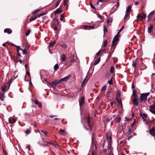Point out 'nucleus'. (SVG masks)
<instances>
[{
    "label": "nucleus",
    "instance_id": "f257e3e1",
    "mask_svg": "<svg viewBox=\"0 0 155 155\" xmlns=\"http://www.w3.org/2000/svg\"><path fill=\"white\" fill-rule=\"evenodd\" d=\"M150 94L149 93H145L141 94L140 97V99H141V101L146 102L147 99V97Z\"/></svg>",
    "mask_w": 155,
    "mask_h": 155
},
{
    "label": "nucleus",
    "instance_id": "f03ea898",
    "mask_svg": "<svg viewBox=\"0 0 155 155\" xmlns=\"http://www.w3.org/2000/svg\"><path fill=\"white\" fill-rule=\"evenodd\" d=\"M119 38L115 36L114 37L112 43L111 47L110 49L111 51L112 49V48L114 47H114H116L115 46L117 44V42L119 41Z\"/></svg>",
    "mask_w": 155,
    "mask_h": 155
},
{
    "label": "nucleus",
    "instance_id": "7ed1b4c3",
    "mask_svg": "<svg viewBox=\"0 0 155 155\" xmlns=\"http://www.w3.org/2000/svg\"><path fill=\"white\" fill-rule=\"evenodd\" d=\"M146 17V15L144 13H143L142 14L139 13L137 15V20L138 21H142L143 19H145Z\"/></svg>",
    "mask_w": 155,
    "mask_h": 155
},
{
    "label": "nucleus",
    "instance_id": "20e7f679",
    "mask_svg": "<svg viewBox=\"0 0 155 155\" xmlns=\"http://www.w3.org/2000/svg\"><path fill=\"white\" fill-rule=\"evenodd\" d=\"M140 98H138V97H134L133 98L132 100V103L134 106H137L139 105V100Z\"/></svg>",
    "mask_w": 155,
    "mask_h": 155
},
{
    "label": "nucleus",
    "instance_id": "39448f33",
    "mask_svg": "<svg viewBox=\"0 0 155 155\" xmlns=\"http://www.w3.org/2000/svg\"><path fill=\"white\" fill-rule=\"evenodd\" d=\"M84 120L86 123H87L88 126L89 127L90 130H91L92 129L91 127L92 125L90 123V118L89 117H85L84 118Z\"/></svg>",
    "mask_w": 155,
    "mask_h": 155
},
{
    "label": "nucleus",
    "instance_id": "423d86ee",
    "mask_svg": "<svg viewBox=\"0 0 155 155\" xmlns=\"http://www.w3.org/2000/svg\"><path fill=\"white\" fill-rule=\"evenodd\" d=\"M89 80V78H88V76L87 75L82 83L81 87H83L85 86L87 83L88 82Z\"/></svg>",
    "mask_w": 155,
    "mask_h": 155
},
{
    "label": "nucleus",
    "instance_id": "0eeeda50",
    "mask_svg": "<svg viewBox=\"0 0 155 155\" xmlns=\"http://www.w3.org/2000/svg\"><path fill=\"white\" fill-rule=\"evenodd\" d=\"M149 133L152 136H155V126H154L151 129L149 127Z\"/></svg>",
    "mask_w": 155,
    "mask_h": 155
},
{
    "label": "nucleus",
    "instance_id": "6e6552de",
    "mask_svg": "<svg viewBox=\"0 0 155 155\" xmlns=\"http://www.w3.org/2000/svg\"><path fill=\"white\" fill-rule=\"evenodd\" d=\"M149 110L153 114H155V103L150 106Z\"/></svg>",
    "mask_w": 155,
    "mask_h": 155
},
{
    "label": "nucleus",
    "instance_id": "1a4fd4ad",
    "mask_svg": "<svg viewBox=\"0 0 155 155\" xmlns=\"http://www.w3.org/2000/svg\"><path fill=\"white\" fill-rule=\"evenodd\" d=\"M155 12L154 11H152L147 16L148 19L147 21L150 20L153 17V15L154 14Z\"/></svg>",
    "mask_w": 155,
    "mask_h": 155
},
{
    "label": "nucleus",
    "instance_id": "9d476101",
    "mask_svg": "<svg viewBox=\"0 0 155 155\" xmlns=\"http://www.w3.org/2000/svg\"><path fill=\"white\" fill-rule=\"evenodd\" d=\"M85 98L84 97H82L80 99V100L79 101V105L81 106L83 105L84 102Z\"/></svg>",
    "mask_w": 155,
    "mask_h": 155
},
{
    "label": "nucleus",
    "instance_id": "9b49d317",
    "mask_svg": "<svg viewBox=\"0 0 155 155\" xmlns=\"http://www.w3.org/2000/svg\"><path fill=\"white\" fill-rule=\"evenodd\" d=\"M53 21L54 22L53 24V25H59L60 22L58 19L56 18H54Z\"/></svg>",
    "mask_w": 155,
    "mask_h": 155
},
{
    "label": "nucleus",
    "instance_id": "f8f14e48",
    "mask_svg": "<svg viewBox=\"0 0 155 155\" xmlns=\"http://www.w3.org/2000/svg\"><path fill=\"white\" fill-rule=\"evenodd\" d=\"M71 75H68V76L65 77L64 78H62L61 80V82H62L63 81H68L69 78L71 77Z\"/></svg>",
    "mask_w": 155,
    "mask_h": 155
},
{
    "label": "nucleus",
    "instance_id": "ddd939ff",
    "mask_svg": "<svg viewBox=\"0 0 155 155\" xmlns=\"http://www.w3.org/2000/svg\"><path fill=\"white\" fill-rule=\"evenodd\" d=\"M9 85H8V87L7 88V86L5 84L3 85H2L1 88V89H2V91H3V92L5 93V92L7 91L8 89H9Z\"/></svg>",
    "mask_w": 155,
    "mask_h": 155
},
{
    "label": "nucleus",
    "instance_id": "4468645a",
    "mask_svg": "<svg viewBox=\"0 0 155 155\" xmlns=\"http://www.w3.org/2000/svg\"><path fill=\"white\" fill-rule=\"evenodd\" d=\"M4 93L2 92L0 93V99L1 101H4L5 99Z\"/></svg>",
    "mask_w": 155,
    "mask_h": 155
},
{
    "label": "nucleus",
    "instance_id": "2eb2a0df",
    "mask_svg": "<svg viewBox=\"0 0 155 155\" xmlns=\"http://www.w3.org/2000/svg\"><path fill=\"white\" fill-rule=\"evenodd\" d=\"M8 121L10 124H12L15 123L16 120L10 117L8 119Z\"/></svg>",
    "mask_w": 155,
    "mask_h": 155
},
{
    "label": "nucleus",
    "instance_id": "dca6fc26",
    "mask_svg": "<svg viewBox=\"0 0 155 155\" xmlns=\"http://www.w3.org/2000/svg\"><path fill=\"white\" fill-rule=\"evenodd\" d=\"M130 13L126 12V15L124 17V19L125 21H127V20L130 17Z\"/></svg>",
    "mask_w": 155,
    "mask_h": 155
},
{
    "label": "nucleus",
    "instance_id": "f3484780",
    "mask_svg": "<svg viewBox=\"0 0 155 155\" xmlns=\"http://www.w3.org/2000/svg\"><path fill=\"white\" fill-rule=\"evenodd\" d=\"M4 32L5 33H7L9 34H11L12 32V30L10 28H5L4 30Z\"/></svg>",
    "mask_w": 155,
    "mask_h": 155
},
{
    "label": "nucleus",
    "instance_id": "a211bd4d",
    "mask_svg": "<svg viewBox=\"0 0 155 155\" xmlns=\"http://www.w3.org/2000/svg\"><path fill=\"white\" fill-rule=\"evenodd\" d=\"M61 82V80H56L52 81L51 82V84L55 85L59 84Z\"/></svg>",
    "mask_w": 155,
    "mask_h": 155
},
{
    "label": "nucleus",
    "instance_id": "6ab92c4d",
    "mask_svg": "<svg viewBox=\"0 0 155 155\" xmlns=\"http://www.w3.org/2000/svg\"><path fill=\"white\" fill-rule=\"evenodd\" d=\"M62 12V10L58 8H57L56 10L54 11V14H58L61 13Z\"/></svg>",
    "mask_w": 155,
    "mask_h": 155
},
{
    "label": "nucleus",
    "instance_id": "aec40b11",
    "mask_svg": "<svg viewBox=\"0 0 155 155\" xmlns=\"http://www.w3.org/2000/svg\"><path fill=\"white\" fill-rule=\"evenodd\" d=\"M153 25H150L149 27L148 28V33H150L151 32V31L153 29Z\"/></svg>",
    "mask_w": 155,
    "mask_h": 155
},
{
    "label": "nucleus",
    "instance_id": "412c9836",
    "mask_svg": "<svg viewBox=\"0 0 155 155\" xmlns=\"http://www.w3.org/2000/svg\"><path fill=\"white\" fill-rule=\"evenodd\" d=\"M66 58V55L64 54H62L61 57V61H65Z\"/></svg>",
    "mask_w": 155,
    "mask_h": 155
},
{
    "label": "nucleus",
    "instance_id": "4be33fe9",
    "mask_svg": "<svg viewBox=\"0 0 155 155\" xmlns=\"http://www.w3.org/2000/svg\"><path fill=\"white\" fill-rule=\"evenodd\" d=\"M35 103L36 104L38 105L40 108H41L42 107V104L41 102H39L37 100H35Z\"/></svg>",
    "mask_w": 155,
    "mask_h": 155
},
{
    "label": "nucleus",
    "instance_id": "5701e85b",
    "mask_svg": "<svg viewBox=\"0 0 155 155\" xmlns=\"http://www.w3.org/2000/svg\"><path fill=\"white\" fill-rule=\"evenodd\" d=\"M56 42V41L54 40L52 41L51 42L49 45V46L50 48L51 47H53L54 45V44H55Z\"/></svg>",
    "mask_w": 155,
    "mask_h": 155
},
{
    "label": "nucleus",
    "instance_id": "b1692460",
    "mask_svg": "<svg viewBox=\"0 0 155 155\" xmlns=\"http://www.w3.org/2000/svg\"><path fill=\"white\" fill-rule=\"evenodd\" d=\"M59 133L60 134L64 135L66 134V132L64 130L61 129L59 131Z\"/></svg>",
    "mask_w": 155,
    "mask_h": 155
},
{
    "label": "nucleus",
    "instance_id": "393cba45",
    "mask_svg": "<svg viewBox=\"0 0 155 155\" xmlns=\"http://www.w3.org/2000/svg\"><path fill=\"white\" fill-rule=\"evenodd\" d=\"M100 60H101L100 58H98L94 62V65H96L97 64L100 62Z\"/></svg>",
    "mask_w": 155,
    "mask_h": 155
},
{
    "label": "nucleus",
    "instance_id": "a878e982",
    "mask_svg": "<svg viewBox=\"0 0 155 155\" xmlns=\"http://www.w3.org/2000/svg\"><path fill=\"white\" fill-rule=\"evenodd\" d=\"M140 116L142 117V118L143 119L144 117L146 118L147 117V114H144L143 113L142 114L141 112H140Z\"/></svg>",
    "mask_w": 155,
    "mask_h": 155
},
{
    "label": "nucleus",
    "instance_id": "bb28decb",
    "mask_svg": "<svg viewBox=\"0 0 155 155\" xmlns=\"http://www.w3.org/2000/svg\"><path fill=\"white\" fill-rule=\"evenodd\" d=\"M69 1H64V6H66L65 8V9H68V5L67 4Z\"/></svg>",
    "mask_w": 155,
    "mask_h": 155
},
{
    "label": "nucleus",
    "instance_id": "cd10ccee",
    "mask_svg": "<svg viewBox=\"0 0 155 155\" xmlns=\"http://www.w3.org/2000/svg\"><path fill=\"white\" fill-rule=\"evenodd\" d=\"M132 66L135 68V69H136V68L137 67V61H136L134 60L133 61L132 64Z\"/></svg>",
    "mask_w": 155,
    "mask_h": 155
},
{
    "label": "nucleus",
    "instance_id": "c85d7f7f",
    "mask_svg": "<svg viewBox=\"0 0 155 155\" xmlns=\"http://www.w3.org/2000/svg\"><path fill=\"white\" fill-rule=\"evenodd\" d=\"M132 96L134 97H138L137 95H136V90L134 89H133V94H132Z\"/></svg>",
    "mask_w": 155,
    "mask_h": 155
},
{
    "label": "nucleus",
    "instance_id": "c756f323",
    "mask_svg": "<svg viewBox=\"0 0 155 155\" xmlns=\"http://www.w3.org/2000/svg\"><path fill=\"white\" fill-rule=\"evenodd\" d=\"M116 99L117 100V101L118 102V103L119 104L120 106H121V107H122L123 105H122V101H121V99H118V98H116Z\"/></svg>",
    "mask_w": 155,
    "mask_h": 155
},
{
    "label": "nucleus",
    "instance_id": "7c9ffc66",
    "mask_svg": "<svg viewBox=\"0 0 155 155\" xmlns=\"http://www.w3.org/2000/svg\"><path fill=\"white\" fill-rule=\"evenodd\" d=\"M94 26L85 25L84 26V28L86 29L89 28V29H91L94 28Z\"/></svg>",
    "mask_w": 155,
    "mask_h": 155
},
{
    "label": "nucleus",
    "instance_id": "2f4dec72",
    "mask_svg": "<svg viewBox=\"0 0 155 155\" xmlns=\"http://www.w3.org/2000/svg\"><path fill=\"white\" fill-rule=\"evenodd\" d=\"M60 46L61 48H64V49H65L67 48V45L65 43H63V44L61 45Z\"/></svg>",
    "mask_w": 155,
    "mask_h": 155
},
{
    "label": "nucleus",
    "instance_id": "473e14b6",
    "mask_svg": "<svg viewBox=\"0 0 155 155\" xmlns=\"http://www.w3.org/2000/svg\"><path fill=\"white\" fill-rule=\"evenodd\" d=\"M115 48V47H114V48L113 49V50L110 53L107 57V59H109L110 57H111L112 54L113 52H114V49Z\"/></svg>",
    "mask_w": 155,
    "mask_h": 155
},
{
    "label": "nucleus",
    "instance_id": "72a5a7b5",
    "mask_svg": "<svg viewBox=\"0 0 155 155\" xmlns=\"http://www.w3.org/2000/svg\"><path fill=\"white\" fill-rule=\"evenodd\" d=\"M131 8V5H129L128 7L126 9V12L130 13V12Z\"/></svg>",
    "mask_w": 155,
    "mask_h": 155
},
{
    "label": "nucleus",
    "instance_id": "f704fd0d",
    "mask_svg": "<svg viewBox=\"0 0 155 155\" xmlns=\"http://www.w3.org/2000/svg\"><path fill=\"white\" fill-rule=\"evenodd\" d=\"M41 9V8H38L37 9L35 10L32 13V15L35 14L37 12L40 11Z\"/></svg>",
    "mask_w": 155,
    "mask_h": 155
},
{
    "label": "nucleus",
    "instance_id": "c9c22d12",
    "mask_svg": "<svg viewBox=\"0 0 155 155\" xmlns=\"http://www.w3.org/2000/svg\"><path fill=\"white\" fill-rule=\"evenodd\" d=\"M112 18H108L107 20V22L108 24H109L110 23H111L112 21Z\"/></svg>",
    "mask_w": 155,
    "mask_h": 155
},
{
    "label": "nucleus",
    "instance_id": "e433bc0d",
    "mask_svg": "<svg viewBox=\"0 0 155 155\" xmlns=\"http://www.w3.org/2000/svg\"><path fill=\"white\" fill-rule=\"evenodd\" d=\"M59 68V66L58 64H57L55 65L54 67V69L55 71H56Z\"/></svg>",
    "mask_w": 155,
    "mask_h": 155
},
{
    "label": "nucleus",
    "instance_id": "4c0bfd02",
    "mask_svg": "<svg viewBox=\"0 0 155 155\" xmlns=\"http://www.w3.org/2000/svg\"><path fill=\"white\" fill-rule=\"evenodd\" d=\"M121 95L120 92V91H118L117 93L116 98H118L120 97Z\"/></svg>",
    "mask_w": 155,
    "mask_h": 155
},
{
    "label": "nucleus",
    "instance_id": "58836bf2",
    "mask_svg": "<svg viewBox=\"0 0 155 155\" xmlns=\"http://www.w3.org/2000/svg\"><path fill=\"white\" fill-rule=\"evenodd\" d=\"M37 18V16L35 15L34 17H31L30 19V21H32L35 20Z\"/></svg>",
    "mask_w": 155,
    "mask_h": 155
},
{
    "label": "nucleus",
    "instance_id": "ea45409f",
    "mask_svg": "<svg viewBox=\"0 0 155 155\" xmlns=\"http://www.w3.org/2000/svg\"><path fill=\"white\" fill-rule=\"evenodd\" d=\"M114 67L113 66H111L110 68V72L111 73H113L114 72Z\"/></svg>",
    "mask_w": 155,
    "mask_h": 155
},
{
    "label": "nucleus",
    "instance_id": "a19ab883",
    "mask_svg": "<svg viewBox=\"0 0 155 155\" xmlns=\"http://www.w3.org/2000/svg\"><path fill=\"white\" fill-rule=\"evenodd\" d=\"M20 50L22 51V53L23 54H25L27 53V51L26 48H25L24 49H20Z\"/></svg>",
    "mask_w": 155,
    "mask_h": 155
},
{
    "label": "nucleus",
    "instance_id": "79ce46f5",
    "mask_svg": "<svg viewBox=\"0 0 155 155\" xmlns=\"http://www.w3.org/2000/svg\"><path fill=\"white\" fill-rule=\"evenodd\" d=\"M108 31V30H107V28H106L105 26V25H104V35H105V33L106 32H107Z\"/></svg>",
    "mask_w": 155,
    "mask_h": 155
},
{
    "label": "nucleus",
    "instance_id": "37998d69",
    "mask_svg": "<svg viewBox=\"0 0 155 155\" xmlns=\"http://www.w3.org/2000/svg\"><path fill=\"white\" fill-rule=\"evenodd\" d=\"M15 78L13 79V78H11L10 80V81H9L7 83V84H8V85H9V87L10 86V84H11V83H12V81L15 79Z\"/></svg>",
    "mask_w": 155,
    "mask_h": 155
},
{
    "label": "nucleus",
    "instance_id": "c03bdc74",
    "mask_svg": "<svg viewBox=\"0 0 155 155\" xmlns=\"http://www.w3.org/2000/svg\"><path fill=\"white\" fill-rule=\"evenodd\" d=\"M101 54V51H99L97 53V54H96V56H95V58H97Z\"/></svg>",
    "mask_w": 155,
    "mask_h": 155
},
{
    "label": "nucleus",
    "instance_id": "a18cd8bd",
    "mask_svg": "<svg viewBox=\"0 0 155 155\" xmlns=\"http://www.w3.org/2000/svg\"><path fill=\"white\" fill-rule=\"evenodd\" d=\"M107 86L106 85H104L102 87V88L101 90V91H105L106 90Z\"/></svg>",
    "mask_w": 155,
    "mask_h": 155
},
{
    "label": "nucleus",
    "instance_id": "49530a36",
    "mask_svg": "<svg viewBox=\"0 0 155 155\" xmlns=\"http://www.w3.org/2000/svg\"><path fill=\"white\" fill-rule=\"evenodd\" d=\"M104 45H103L104 47H105L107 46V40H105L104 41Z\"/></svg>",
    "mask_w": 155,
    "mask_h": 155
},
{
    "label": "nucleus",
    "instance_id": "de8ad7c7",
    "mask_svg": "<svg viewBox=\"0 0 155 155\" xmlns=\"http://www.w3.org/2000/svg\"><path fill=\"white\" fill-rule=\"evenodd\" d=\"M113 78V77H111V78L110 80L108 82V83L109 84H113L112 81V78Z\"/></svg>",
    "mask_w": 155,
    "mask_h": 155
},
{
    "label": "nucleus",
    "instance_id": "09e8293b",
    "mask_svg": "<svg viewBox=\"0 0 155 155\" xmlns=\"http://www.w3.org/2000/svg\"><path fill=\"white\" fill-rule=\"evenodd\" d=\"M120 117H116L115 118V121L117 123H119L120 121Z\"/></svg>",
    "mask_w": 155,
    "mask_h": 155
},
{
    "label": "nucleus",
    "instance_id": "8fccbe9b",
    "mask_svg": "<svg viewBox=\"0 0 155 155\" xmlns=\"http://www.w3.org/2000/svg\"><path fill=\"white\" fill-rule=\"evenodd\" d=\"M106 96L107 99H108L110 97V91H108L107 92Z\"/></svg>",
    "mask_w": 155,
    "mask_h": 155
},
{
    "label": "nucleus",
    "instance_id": "3c124183",
    "mask_svg": "<svg viewBox=\"0 0 155 155\" xmlns=\"http://www.w3.org/2000/svg\"><path fill=\"white\" fill-rule=\"evenodd\" d=\"M25 133L27 134H29L30 133V130L29 129H27L25 131Z\"/></svg>",
    "mask_w": 155,
    "mask_h": 155
},
{
    "label": "nucleus",
    "instance_id": "603ef678",
    "mask_svg": "<svg viewBox=\"0 0 155 155\" xmlns=\"http://www.w3.org/2000/svg\"><path fill=\"white\" fill-rule=\"evenodd\" d=\"M117 5L115 6L116 5H114V6L112 8V9H114L115 8L116 9L117 7H118L119 6V2H117Z\"/></svg>",
    "mask_w": 155,
    "mask_h": 155
},
{
    "label": "nucleus",
    "instance_id": "864d4df0",
    "mask_svg": "<svg viewBox=\"0 0 155 155\" xmlns=\"http://www.w3.org/2000/svg\"><path fill=\"white\" fill-rule=\"evenodd\" d=\"M26 74L28 75V78H30V80H31V78L30 72L29 71H27L26 72Z\"/></svg>",
    "mask_w": 155,
    "mask_h": 155
},
{
    "label": "nucleus",
    "instance_id": "5fc2aeb1",
    "mask_svg": "<svg viewBox=\"0 0 155 155\" xmlns=\"http://www.w3.org/2000/svg\"><path fill=\"white\" fill-rule=\"evenodd\" d=\"M61 18H60V20L61 21H62L63 20V18H64V15L63 14H62L60 15Z\"/></svg>",
    "mask_w": 155,
    "mask_h": 155
},
{
    "label": "nucleus",
    "instance_id": "6e6d98bb",
    "mask_svg": "<svg viewBox=\"0 0 155 155\" xmlns=\"http://www.w3.org/2000/svg\"><path fill=\"white\" fill-rule=\"evenodd\" d=\"M61 1H58V2L56 3L55 5V7L56 8L57 7L58 5H59V4Z\"/></svg>",
    "mask_w": 155,
    "mask_h": 155
},
{
    "label": "nucleus",
    "instance_id": "4d7b16f0",
    "mask_svg": "<svg viewBox=\"0 0 155 155\" xmlns=\"http://www.w3.org/2000/svg\"><path fill=\"white\" fill-rule=\"evenodd\" d=\"M46 14V13H41L40 14L38 15V17H40L43 15H45Z\"/></svg>",
    "mask_w": 155,
    "mask_h": 155
},
{
    "label": "nucleus",
    "instance_id": "13d9d810",
    "mask_svg": "<svg viewBox=\"0 0 155 155\" xmlns=\"http://www.w3.org/2000/svg\"><path fill=\"white\" fill-rule=\"evenodd\" d=\"M120 33V32H118V33H117V34L116 35L115 37H117V38H119V37L120 36V34H119V33Z\"/></svg>",
    "mask_w": 155,
    "mask_h": 155
},
{
    "label": "nucleus",
    "instance_id": "bf43d9fd",
    "mask_svg": "<svg viewBox=\"0 0 155 155\" xmlns=\"http://www.w3.org/2000/svg\"><path fill=\"white\" fill-rule=\"evenodd\" d=\"M111 117H109L106 119V122H108L110 121L111 119Z\"/></svg>",
    "mask_w": 155,
    "mask_h": 155
},
{
    "label": "nucleus",
    "instance_id": "052dcab7",
    "mask_svg": "<svg viewBox=\"0 0 155 155\" xmlns=\"http://www.w3.org/2000/svg\"><path fill=\"white\" fill-rule=\"evenodd\" d=\"M41 131L45 135H46L47 134L48 132L43 130H41Z\"/></svg>",
    "mask_w": 155,
    "mask_h": 155
},
{
    "label": "nucleus",
    "instance_id": "680f3d73",
    "mask_svg": "<svg viewBox=\"0 0 155 155\" xmlns=\"http://www.w3.org/2000/svg\"><path fill=\"white\" fill-rule=\"evenodd\" d=\"M30 79V78L28 77L27 78V77L26 76L25 77V80L26 81H29V80Z\"/></svg>",
    "mask_w": 155,
    "mask_h": 155
},
{
    "label": "nucleus",
    "instance_id": "e2e57ef3",
    "mask_svg": "<svg viewBox=\"0 0 155 155\" xmlns=\"http://www.w3.org/2000/svg\"><path fill=\"white\" fill-rule=\"evenodd\" d=\"M30 30L29 29L28 31L27 32L25 33V34L27 36L30 33Z\"/></svg>",
    "mask_w": 155,
    "mask_h": 155
},
{
    "label": "nucleus",
    "instance_id": "0e129e2a",
    "mask_svg": "<svg viewBox=\"0 0 155 155\" xmlns=\"http://www.w3.org/2000/svg\"><path fill=\"white\" fill-rule=\"evenodd\" d=\"M30 47V45H28V43H27L26 45V48L27 49H28Z\"/></svg>",
    "mask_w": 155,
    "mask_h": 155
},
{
    "label": "nucleus",
    "instance_id": "69168bd1",
    "mask_svg": "<svg viewBox=\"0 0 155 155\" xmlns=\"http://www.w3.org/2000/svg\"><path fill=\"white\" fill-rule=\"evenodd\" d=\"M116 103V102L114 101H112L110 102V104L111 106L113 107V104H115Z\"/></svg>",
    "mask_w": 155,
    "mask_h": 155
},
{
    "label": "nucleus",
    "instance_id": "338daca9",
    "mask_svg": "<svg viewBox=\"0 0 155 155\" xmlns=\"http://www.w3.org/2000/svg\"><path fill=\"white\" fill-rule=\"evenodd\" d=\"M2 150L4 153L5 155H6L7 154V151L5 150L3 148H2Z\"/></svg>",
    "mask_w": 155,
    "mask_h": 155
},
{
    "label": "nucleus",
    "instance_id": "774afa93",
    "mask_svg": "<svg viewBox=\"0 0 155 155\" xmlns=\"http://www.w3.org/2000/svg\"><path fill=\"white\" fill-rule=\"evenodd\" d=\"M90 5L91 8L93 9H95V7L91 3H90Z\"/></svg>",
    "mask_w": 155,
    "mask_h": 155
}]
</instances>
